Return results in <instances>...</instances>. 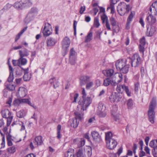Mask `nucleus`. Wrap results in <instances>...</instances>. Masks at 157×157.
<instances>
[{
	"label": "nucleus",
	"mask_w": 157,
	"mask_h": 157,
	"mask_svg": "<svg viewBox=\"0 0 157 157\" xmlns=\"http://www.w3.org/2000/svg\"><path fill=\"white\" fill-rule=\"evenodd\" d=\"M123 79V75L121 73H115L112 78H106L104 80L103 84L105 86H108L109 85L115 86L117 84L121 82Z\"/></svg>",
	"instance_id": "nucleus-1"
},
{
	"label": "nucleus",
	"mask_w": 157,
	"mask_h": 157,
	"mask_svg": "<svg viewBox=\"0 0 157 157\" xmlns=\"http://www.w3.org/2000/svg\"><path fill=\"white\" fill-rule=\"evenodd\" d=\"M157 104L156 98H153L150 102L148 110L149 120L152 124H154L155 122V113L154 110L156 107Z\"/></svg>",
	"instance_id": "nucleus-2"
},
{
	"label": "nucleus",
	"mask_w": 157,
	"mask_h": 157,
	"mask_svg": "<svg viewBox=\"0 0 157 157\" xmlns=\"http://www.w3.org/2000/svg\"><path fill=\"white\" fill-rule=\"evenodd\" d=\"M131 8L129 5H126L124 2H121L117 7V10L121 15H124L126 13H128Z\"/></svg>",
	"instance_id": "nucleus-3"
},
{
	"label": "nucleus",
	"mask_w": 157,
	"mask_h": 157,
	"mask_svg": "<svg viewBox=\"0 0 157 157\" xmlns=\"http://www.w3.org/2000/svg\"><path fill=\"white\" fill-rule=\"evenodd\" d=\"M127 59H129L130 60V62L128 63H129V64L131 63L132 67H137L140 63V58L137 54H134L131 58H128Z\"/></svg>",
	"instance_id": "nucleus-4"
},
{
	"label": "nucleus",
	"mask_w": 157,
	"mask_h": 157,
	"mask_svg": "<svg viewBox=\"0 0 157 157\" xmlns=\"http://www.w3.org/2000/svg\"><path fill=\"white\" fill-rule=\"evenodd\" d=\"M43 143L42 137L39 136L36 137L33 142L30 143V146L32 149L37 147L38 145H41Z\"/></svg>",
	"instance_id": "nucleus-5"
},
{
	"label": "nucleus",
	"mask_w": 157,
	"mask_h": 157,
	"mask_svg": "<svg viewBox=\"0 0 157 157\" xmlns=\"http://www.w3.org/2000/svg\"><path fill=\"white\" fill-rule=\"evenodd\" d=\"M86 110L81 106L78 105L74 112V114L75 116V117L78 118L79 120H81L83 118L84 115V111Z\"/></svg>",
	"instance_id": "nucleus-6"
},
{
	"label": "nucleus",
	"mask_w": 157,
	"mask_h": 157,
	"mask_svg": "<svg viewBox=\"0 0 157 157\" xmlns=\"http://www.w3.org/2000/svg\"><path fill=\"white\" fill-rule=\"evenodd\" d=\"M130 62L129 59H122L121 60H117L116 63V67L117 69L119 70L125 66V65L128 62Z\"/></svg>",
	"instance_id": "nucleus-7"
},
{
	"label": "nucleus",
	"mask_w": 157,
	"mask_h": 157,
	"mask_svg": "<svg viewBox=\"0 0 157 157\" xmlns=\"http://www.w3.org/2000/svg\"><path fill=\"white\" fill-rule=\"evenodd\" d=\"M83 100L82 101H79L78 104L79 105L86 109V108L91 103V100L89 97L83 98Z\"/></svg>",
	"instance_id": "nucleus-8"
},
{
	"label": "nucleus",
	"mask_w": 157,
	"mask_h": 157,
	"mask_svg": "<svg viewBox=\"0 0 157 157\" xmlns=\"http://www.w3.org/2000/svg\"><path fill=\"white\" fill-rule=\"evenodd\" d=\"M105 108L103 106V104L99 102L98 107L97 114L100 117H105L106 115L105 112Z\"/></svg>",
	"instance_id": "nucleus-9"
},
{
	"label": "nucleus",
	"mask_w": 157,
	"mask_h": 157,
	"mask_svg": "<svg viewBox=\"0 0 157 157\" xmlns=\"http://www.w3.org/2000/svg\"><path fill=\"white\" fill-rule=\"evenodd\" d=\"M52 26L48 23H45L43 31L44 36L46 37L50 35L52 33Z\"/></svg>",
	"instance_id": "nucleus-10"
},
{
	"label": "nucleus",
	"mask_w": 157,
	"mask_h": 157,
	"mask_svg": "<svg viewBox=\"0 0 157 157\" xmlns=\"http://www.w3.org/2000/svg\"><path fill=\"white\" fill-rule=\"evenodd\" d=\"M76 54V52L74 50L73 48L71 49L70 52L69 62L72 65H74L75 63Z\"/></svg>",
	"instance_id": "nucleus-11"
},
{
	"label": "nucleus",
	"mask_w": 157,
	"mask_h": 157,
	"mask_svg": "<svg viewBox=\"0 0 157 157\" xmlns=\"http://www.w3.org/2000/svg\"><path fill=\"white\" fill-rule=\"evenodd\" d=\"M121 98L120 94L116 92L112 94L109 97L110 101L113 102H117L120 101Z\"/></svg>",
	"instance_id": "nucleus-12"
},
{
	"label": "nucleus",
	"mask_w": 157,
	"mask_h": 157,
	"mask_svg": "<svg viewBox=\"0 0 157 157\" xmlns=\"http://www.w3.org/2000/svg\"><path fill=\"white\" fill-rule=\"evenodd\" d=\"M37 12L38 9L34 7L32 8L27 16V18L30 20H32L37 15Z\"/></svg>",
	"instance_id": "nucleus-13"
},
{
	"label": "nucleus",
	"mask_w": 157,
	"mask_h": 157,
	"mask_svg": "<svg viewBox=\"0 0 157 157\" xmlns=\"http://www.w3.org/2000/svg\"><path fill=\"white\" fill-rule=\"evenodd\" d=\"M70 41L69 39L67 37H65L63 39L62 43V48L65 52H66L67 48L69 46Z\"/></svg>",
	"instance_id": "nucleus-14"
},
{
	"label": "nucleus",
	"mask_w": 157,
	"mask_h": 157,
	"mask_svg": "<svg viewBox=\"0 0 157 157\" xmlns=\"http://www.w3.org/2000/svg\"><path fill=\"white\" fill-rule=\"evenodd\" d=\"M117 145V142L114 139L106 141L107 147L109 149L112 150L114 149Z\"/></svg>",
	"instance_id": "nucleus-15"
},
{
	"label": "nucleus",
	"mask_w": 157,
	"mask_h": 157,
	"mask_svg": "<svg viewBox=\"0 0 157 157\" xmlns=\"http://www.w3.org/2000/svg\"><path fill=\"white\" fill-rule=\"evenodd\" d=\"M146 22L148 25H153L156 23V18L152 15L151 14H150L146 18Z\"/></svg>",
	"instance_id": "nucleus-16"
},
{
	"label": "nucleus",
	"mask_w": 157,
	"mask_h": 157,
	"mask_svg": "<svg viewBox=\"0 0 157 157\" xmlns=\"http://www.w3.org/2000/svg\"><path fill=\"white\" fill-rule=\"evenodd\" d=\"M91 134L94 140L97 142H100L101 139V136L99 135L98 132L93 131L91 132Z\"/></svg>",
	"instance_id": "nucleus-17"
},
{
	"label": "nucleus",
	"mask_w": 157,
	"mask_h": 157,
	"mask_svg": "<svg viewBox=\"0 0 157 157\" xmlns=\"http://www.w3.org/2000/svg\"><path fill=\"white\" fill-rule=\"evenodd\" d=\"M73 142L77 145L78 147H80L85 145V140L84 138L76 139L74 140Z\"/></svg>",
	"instance_id": "nucleus-18"
},
{
	"label": "nucleus",
	"mask_w": 157,
	"mask_h": 157,
	"mask_svg": "<svg viewBox=\"0 0 157 157\" xmlns=\"http://www.w3.org/2000/svg\"><path fill=\"white\" fill-rule=\"evenodd\" d=\"M150 10L151 13H153L157 15V1L153 3L150 7Z\"/></svg>",
	"instance_id": "nucleus-19"
},
{
	"label": "nucleus",
	"mask_w": 157,
	"mask_h": 157,
	"mask_svg": "<svg viewBox=\"0 0 157 157\" xmlns=\"http://www.w3.org/2000/svg\"><path fill=\"white\" fill-rule=\"evenodd\" d=\"M27 90L24 87H20L18 90L19 96L21 97H24L26 95Z\"/></svg>",
	"instance_id": "nucleus-20"
},
{
	"label": "nucleus",
	"mask_w": 157,
	"mask_h": 157,
	"mask_svg": "<svg viewBox=\"0 0 157 157\" xmlns=\"http://www.w3.org/2000/svg\"><path fill=\"white\" fill-rule=\"evenodd\" d=\"M90 78L88 76H82L80 78V84L81 86L85 85Z\"/></svg>",
	"instance_id": "nucleus-21"
},
{
	"label": "nucleus",
	"mask_w": 157,
	"mask_h": 157,
	"mask_svg": "<svg viewBox=\"0 0 157 157\" xmlns=\"http://www.w3.org/2000/svg\"><path fill=\"white\" fill-rule=\"evenodd\" d=\"M156 31V29L155 27L151 26L149 29L147 28V35L149 36H152L155 33Z\"/></svg>",
	"instance_id": "nucleus-22"
},
{
	"label": "nucleus",
	"mask_w": 157,
	"mask_h": 157,
	"mask_svg": "<svg viewBox=\"0 0 157 157\" xmlns=\"http://www.w3.org/2000/svg\"><path fill=\"white\" fill-rule=\"evenodd\" d=\"M64 155L65 157H75L74 149L72 148L69 149Z\"/></svg>",
	"instance_id": "nucleus-23"
},
{
	"label": "nucleus",
	"mask_w": 157,
	"mask_h": 157,
	"mask_svg": "<svg viewBox=\"0 0 157 157\" xmlns=\"http://www.w3.org/2000/svg\"><path fill=\"white\" fill-rule=\"evenodd\" d=\"M78 118L75 117L70 121V125L71 127L74 128L77 127L79 122V121H78Z\"/></svg>",
	"instance_id": "nucleus-24"
},
{
	"label": "nucleus",
	"mask_w": 157,
	"mask_h": 157,
	"mask_svg": "<svg viewBox=\"0 0 157 157\" xmlns=\"http://www.w3.org/2000/svg\"><path fill=\"white\" fill-rule=\"evenodd\" d=\"M56 42V40L52 38H49L47 39L46 41L47 45L48 47L52 46L54 45Z\"/></svg>",
	"instance_id": "nucleus-25"
},
{
	"label": "nucleus",
	"mask_w": 157,
	"mask_h": 157,
	"mask_svg": "<svg viewBox=\"0 0 157 157\" xmlns=\"http://www.w3.org/2000/svg\"><path fill=\"white\" fill-rule=\"evenodd\" d=\"M5 146V139L4 135L0 131V149L4 147Z\"/></svg>",
	"instance_id": "nucleus-26"
},
{
	"label": "nucleus",
	"mask_w": 157,
	"mask_h": 157,
	"mask_svg": "<svg viewBox=\"0 0 157 157\" xmlns=\"http://www.w3.org/2000/svg\"><path fill=\"white\" fill-rule=\"evenodd\" d=\"M28 68L24 69V75L23 76L24 80L25 81L29 80L31 78V74L28 72Z\"/></svg>",
	"instance_id": "nucleus-27"
},
{
	"label": "nucleus",
	"mask_w": 157,
	"mask_h": 157,
	"mask_svg": "<svg viewBox=\"0 0 157 157\" xmlns=\"http://www.w3.org/2000/svg\"><path fill=\"white\" fill-rule=\"evenodd\" d=\"M84 155L83 149L82 148H80L76 152L75 157H84Z\"/></svg>",
	"instance_id": "nucleus-28"
},
{
	"label": "nucleus",
	"mask_w": 157,
	"mask_h": 157,
	"mask_svg": "<svg viewBox=\"0 0 157 157\" xmlns=\"http://www.w3.org/2000/svg\"><path fill=\"white\" fill-rule=\"evenodd\" d=\"M103 72L104 75L107 77H111L113 76L114 73V71L113 69H109L103 71Z\"/></svg>",
	"instance_id": "nucleus-29"
},
{
	"label": "nucleus",
	"mask_w": 157,
	"mask_h": 157,
	"mask_svg": "<svg viewBox=\"0 0 157 157\" xmlns=\"http://www.w3.org/2000/svg\"><path fill=\"white\" fill-rule=\"evenodd\" d=\"M2 117L4 118H7L10 116L11 114L9 110L8 109H5L2 111Z\"/></svg>",
	"instance_id": "nucleus-30"
},
{
	"label": "nucleus",
	"mask_w": 157,
	"mask_h": 157,
	"mask_svg": "<svg viewBox=\"0 0 157 157\" xmlns=\"http://www.w3.org/2000/svg\"><path fill=\"white\" fill-rule=\"evenodd\" d=\"M129 63H127L125 65V66L123 67V68L119 70L120 72L124 74L127 73L129 70Z\"/></svg>",
	"instance_id": "nucleus-31"
},
{
	"label": "nucleus",
	"mask_w": 157,
	"mask_h": 157,
	"mask_svg": "<svg viewBox=\"0 0 157 157\" xmlns=\"http://www.w3.org/2000/svg\"><path fill=\"white\" fill-rule=\"evenodd\" d=\"M92 38L93 33L92 31H90L86 37L85 42L86 43L90 42L92 39Z\"/></svg>",
	"instance_id": "nucleus-32"
},
{
	"label": "nucleus",
	"mask_w": 157,
	"mask_h": 157,
	"mask_svg": "<svg viewBox=\"0 0 157 157\" xmlns=\"http://www.w3.org/2000/svg\"><path fill=\"white\" fill-rule=\"evenodd\" d=\"M125 85H118L117 86L116 88V91L119 93L122 94L124 89V87H125Z\"/></svg>",
	"instance_id": "nucleus-33"
},
{
	"label": "nucleus",
	"mask_w": 157,
	"mask_h": 157,
	"mask_svg": "<svg viewBox=\"0 0 157 157\" xmlns=\"http://www.w3.org/2000/svg\"><path fill=\"white\" fill-rule=\"evenodd\" d=\"M21 103H26L30 105L33 107L34 108H36V106H34V105H32V103H31L29 99H21Z\"/></svg>",
	"instance_id": "nucleus-34"
},
{
	"label": "nucleus",
	"mask_w": 157,
	"mask_h": 157,
	"mask_svg": "<svg viewBox=\"0 0 157 157\" xmlns=\"http://www.w3.org/2000/svg\"><path fill=\"white\" fill-rule=\"evenodd\" d=\"M112 134L111 132H108L105 133V140L106 141H109L111 139H113L112 138Z\"/></svg>",
	"instance_id": "nucleus-35"
},
{
	"label": "nucleus",
	"mask_w": 157,
	"mask_h": 157,
	"mask_svg": "<svg viewBox=\"0 0 157 157\" xmlns=\"http://www.w3.org/2000/svg\"><path fill=\"white\" fill-rule=\"evenodd\" d=\"M6 88L10 91H13L15 89V86L11 83L9 84L6 83Z\"/></svg>",
	"instance_id": "nucleus-36"
},
{
	"label": "nucleus",
	"mask_w": 157,
	"mask_h": 157,
	"mask_svg": "<svg viewBox=\"0 0 157 157\" xmlns=\"http://www.w3.org/2000/svg\"><path fill=\"white\" fill-rule=\"evenodd\" d=\"M61 129V126L60 124H59L57 127V138L59 140L60 139L61 137V135L60 133V131Z\"/></svg>",
	"instance_id": "nucleus-37"
},
{
	"label": "nucleus",
	"mask_w": 157,
	"mask_h": 157,
	"mask_svg": "<svg viewBox=\"0 0 157 157\" xmlns=\"http://www.w3.org/2000/svg\"><path fill=\"white\" fill-rule=\"evenodd\" d=\"M117 3H114L113 1L111 0L110 6L109 7H108L107 9H110L111 10V13H113L115 12V6L114 5Z\"/></svg>",
	"instance_id": "nucleus-38"
},
{
	"label": "nucleus",
	"mask_w": 157,
	"mask_h": 157,
	"mask_svg": "<svg viewBox=\"0 0 157 157\" xmlns=\"http://www.w3.org/2000/svg\"><path fill=\"white\" fill-rule=\"evenodd\" d=\"M18 60L19 63L20 67V66L21 65H24L26 64L27 62V60L26 59L21 57H20V58L19 59H18Z\"/></svg>",
	"instance_id": "nucleus-39"
},
{
	"label": "nucleus",
	"mask_w": 157,
	"mask_h": 157,
	"mask_svg": "<svg viewBox=\"0 0 157 157\" xmlns=\"http://www.w3.org/2000/svg\"><path fill=\"white\" fill-rule=\"evenodd\" d=\"M19 54L20 57H23L24 56H27L29 55L27 49H25L23 51L20 50L19 51Z\"/></svg>",
	"instance_id": "nucleus-40"
},
{
	"label": "nucleus",
	"mask_w": 157,
	"mask_h": 157,
	"mask_svg": "<svg viewBox=\"0 0 157 157\" xmlns=\"http://www.w3.org/2000/svg\"><path fill=\"white\" fill-rule=\"evenodd\" d=\"M21 2L22 3L23 7L25 6H30L32 4V3L29 0H25L22 2Z\"/></svg>",
	"instance_id": "nucleus-41"
},
{
	"label": "nucleus",
	"mask_w": 157,
	"mask_h": 157,
	"mask_svg": "<svg viewBox=\"0 0 157 157\" xmlns=\"http://www.w3.org/2000/svg\"><path fill=\"white\" fill-rule=\"evenodd\" d=\"M14 7L17 9H22L23 8V4L20 2H16L14 4Z\"/></svg>",
	"instance_id": "nucleus-42"
},
{
	"label": "nucleus",
	"mask_w": 157,
	"mask_h": 157,
	"mask_svg": "<svg viewBox=\"0 0 157 157\" xmlns=\"http://www.w3.org/2000/svg\"><path fill=\"white\" fill-rule=\"evenodd\" d=\"M94 26L98 28L100 25V24L99 21V18L98 17H97L94 18Z\"/></svg>",
	"instance_id": "nucleus-43"
},
{
	"label": "nucleus",
	"mask_w": 157,
	"mask_h": 157,
	"mask_svg": "<svg viewBox=\"0 0 157 157\" xmlns=\"http://www.w3.org/2000/svg\"><path fill=\"white\" fill-rule=\"evenodd\" d=\"M17 114V117L19 118L23 117L25 115V113L24 110H21L18 111Z\"/></svg>",
	"instance_id": "nucleus-44"
},
{
	"label": "nucleus",
	"mask_w": 157,
	"mask_h": 157,
	"mask_svg": "<svg viewBox=\"0 0 157 157\" xmlns=\"http://www.w3.org/2000/svg\"><path fill=\"white\" fill-rule=\"evenodd\" d=\"M150 146L153 148H157V140H153L150 143Z\"/></svg>",
	"instance_id": "nucleus-45"
},
{
	"label": "nucleus",
	"mask_w": 157,
	"mask_h": 157,
	"mask_svg": "<svg viewBox=\"0 0 157 157\" xmlns=\"http://www.w3.org/2000/svg\"><path fill=\"white\" fill-rule=\"evenodd\" d=\"M101 18L103 23L108 21V17L105 13H103V14L101 15Z\"/></svg>",
	"instance_id": "nucleus-46"
},
{
	"label": "nucleus",
	"mask_w": 157,
	"mask_h": 157,
	"mask_svg": "<svg viewBox=\"0 0 157 157\" xmlns=\"http://www.w3.org/2000/svg\"><path fill=\"white\" fill-rule=\"evenodd\" d=\"M86 152L88 157H91L92 154L91 147H88L86 150Z\"/></svg>",
	"instance_id": "nucleus-47"
},
{
	"label": "nucleus",
	"mask_w": 157,
	"mask_h": 157,
	"mask_svg": "<svg viewBox=\"0 0 157 157\" xmlns=\"http://www.w3.org/2000/svg\"><path fill=\"white\" fill-rule=\"evenodd\" d=\"M12 139H11V136H8L7 137V143L8 146H11L13 145L12 142Z\"/></svg>",
	"instance_id": "nucleus-48"
},
{
	"label": "nucleus",
	"mask_w": 157,
	"mask_h": 157,
	"mask_svg": "<svg viewBox=\"0 0 157 157\" xmlns=\"http://www.w3.org/2000/svg\"><path fill=\"white\" fill-rule=\"evenodd\" d=\"M7 151L10 153H13L16 151V147L14 146L10 147L8 148Z\"/></svg>",
	"instance_id": "nucleus-49"
},
{
	"label": "nucleus",
	"mask_w": 157,
	"mask_h": 157,
	"mask_svg": "<svg viewBox=\"0 0 157 157\" xmlns=\"http://www.w3.org/2000/svg\"><path fill=\"white\" fill-rule=\"evenodd\" d=\"M14 78V76L13 75V72H10V75L9 77H8L7 81L9 82H11L13 81Z\"/></svg>",
	"instance_id": "nucleus-50"
},
{
	"label": "nucleus",
	"mask_w": 157,
	"mask_h": 157,
	"mask_svg": "<svg viewBox=\"0 0 157 157\" xmlns=\"http://www.w3.org/2000/svg\"><path fill=\"white\" fill-rule=\"evenodd\" d=\"M111 24L113 27L116 26L117 24V21L113 17H111L110 19Z\"/></svg>",
	"instance_id": "nucleus-51"
},
{
	"label": "nucleus",
	"mask_w": 157,
	"mask_h": 157,
	"mask_svg": "<svg viewBox=\"0 0 157 157\" xmlns=\"http://www.w3.org/2000/svg\"><path fill=\"white\" fill-rule=\"evenodd\" d=\"M134 14V13H132V12H131V13L128 17L127 19V21L128 22V23H130L132 21Z\"/></svg>",
	"instance_id": "nucleus-52"
},
{
	"label": "nucleus",
	"mask_w": 157,
	"mask_h": 157,
	"mask_svg": "<svg viewBox=\"0 0 157 157\" xmlns=\"http://www.w3.org/2000/svg\"><path fill=\"white\" fill-rule=\"evenodd\" d=\"M127 105L129 108L131 107L133 105V101L132 99H129L127 101Z\"/></svg>",
	"instance_id": "nucleus-53"
},
{
	"label": "nucleus",
	"mask_w": 157,
	"mask_h": 157,
	"mask_svg": "<svg viewBox=\"0 0 157 157\" xmlns=\"http://www.w3.org/2000/svg\"><path fill=\"white\" fill-rule=\"evenodd\" d=\"M13 103L15 105L17 106L19 105L21 103V99H16L13 101Z\"/></svg>",
	"instance_id": "nucleus-54"
},
{
	"label": "nucleus",
	"mask_w": 157,
	"mask_h": 157,
	"mask_svg": "<svg viewBox=\"0 0 157 157\" xmlns=\"http://www.w3.org/2000/svg\"><path fill=\"white\" fill-rule=\"evenodd\" d=\"M117 108H115L113 109H112L111 110L112 114L115 117L117 116V114H115V113L117 112Z\"/></svg>",
	"instance_id": "nucleus-55"
},
{
	"label": "nucleus",
	"mask_w": 157,
	"mask_h": 157,
	"mask_svg": "<svg viewBox=\"0 0 157 157\" xmlns=\"http://www.w3.org/2000/svg\"><path fill=\"white\" fill-rule=\"evenodd\" d=\"M113 32H117L119 31V28L118 26L116 25V26H114L112 28Z\"/></svg>",
	"instance_id": "nucleus-56"
},
{
	"label": "nucleus",
	"mask_w": 157,
	"mask_h": 157,
	"mask_svg": "<svg viewBox=\"0 0 157 157\" xmlns=\"http://www.w3.org/2000/svg\"><path fill=\"white\" fill-rule=\"evenodd\" d=\"M6 118L7 119V125L8 126H9L11 123V122L12 121L13 118H12V117L10 116L9 117H7Z\"/></svg>",
	"instance_id": "nucleus-57"
},
{
	"label": "nucleus",
	"mask_w": 157,
	"mask_h": 157,
	"mask_svg": "<svg viewBox=\"0 0 157 157\" xmlns=\"http://www.w3.org/2000/svg\"><path fill=\"white\" fill-rule=\"evenodd\" d=\"M93 85V82H90L86 84V89H89Z\"/></svg>",
	"instance_id": "nucleus-58"
},
{
	"label": "nucleus",
	"mask_w": 157,
	"mask_h": 157,
	"mask_svg": "<svg viewBox=\"0 0 157 157\" xmlns=\"http://www.w3.org/2000/svg\"><path fill=\"white\" fill-rule=\"evenodd\" d=\"M124 90L125 91L126 93L128 96H129L131 95V92L129 91L127 86H125V87H124Z\"/></svg>",
	"instance_id": "nucleus-59"
},
{
	"label": "nucleus",
	"mask_w": 157,
	"mask_h": 157,
	"mask_svg": "<svg viewBox=\"0 0 157 157\" xmlns=\"http://www.w3.org/2000/svg\"><path fill=\"white\" fill-rule=\"evenodd\" d=\"M145 39L144 37H143L140 40V44L143 46L145 45Z\"/></svg>",
	"instance_id": "nucleus-60"
},
{
	"label": "nucleus",
	"mask_w": 157,
	"mask_h": 157,
	"mask_svg": "<svg viewBox=\"0 0 157 157\" xmlns=\"http://www.w3.org/2000/svg\"><path fill=\"white\" fill-rule=\"evenodd\" d=\"M12 63L14 66H20L18 59L17 60H13L12 61Z\"/></svg>",
	"instance_id": "nucleus-61"
},
{
	"label": "nucleus",
	"mask_w": 157,
	"mask_h": 157,
	"mask_svg": "<svg viewBox=\"0 0 157 157\" xmlns=\"http://www.w3.org/2000/svg\"><path fill=\"white\" fill-rule=\"evenodd\" d=\"M77 23V22L76 21H74L73 24V28L74 31V35H76V27Z\"/></svg>",
	"instance_id": "nucleus-62"
},
{
	"label": "nucleus",
	"mask_w": 157,
	"mask_h": 157,
	"mask_svg": "<svg viewBox=\"0 0 157 157\" xmlns=\"http://www.w3.org/2000/svg\"><path fill=\"white\" fill-rule=\"evenodd\" d=\"M152 151L154 157H157V148H153Z\"/></svg>",
	"instance_id": "nucleus-63"
},
{
	"label": "nucleus",
	"mask_w": 157,
	"mask_h": 157,
	"mask_svg": "<svg viewBox=\"0 0 157 157\" xmlns=\"http://www.w3.org/2000/svg\"><path fill=\"white\" fill-rule=\"evenodd\" d=\"M86 10V7L85 6H81V7L79 13L81 14H82L83 13V12L85 11Z\"/></svg>",
	"instance_id": "nucleus-64"
}]
</instances>
